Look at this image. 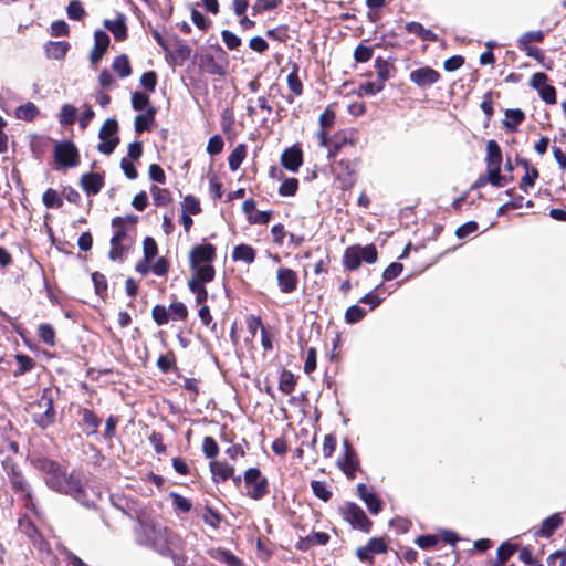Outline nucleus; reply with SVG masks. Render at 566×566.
I'll return each mask as SVG.
<instances>
[{"label":"nucleus","instance_id":"f257e3e1","mask_svg":"<svg viewBox=\"0 0 566 566\" xmlns=\"http://www.w3.org/2000/svg\"><path fill=\"white\" fill-rule=\"evenodd\" d=\"M30 463L42 473L46 486L52 491L70 495L77 501L86 497L82 479L74 472H69L67 468L59 461L38 454L30 459Z\"/></svg>","mask_w":566,"mask_h":566},{"label":"nucleus","instance_id":"f03ea898","mask_svg":"<svg viewBox=\"0 0 566 566\" xmlns=\"http://www.w3.org/2000/svg\"><path fill=\"white\" fill-rule=\"evenodd\" d=\"M317 144L327 149V159L335 160L345 150L356 149L359 140V133L356 128L347 127L327 135L324 132H316Z\"/></svg>","mask_w":566,"mask_h":566},{"label":"nucleus","instance_id":"7ed1b4c3","mask_svg":"<svg viewBox=\"0 0 566 566\" xmlns=\"http://www.w3.org/2000/svg\"><path fill=\"white\" fill-rule=\"evenodd\" d=\"M193 63L197 64L203 73L224 76L228 66V54L218 44L203 46L195 53Z\"/></svg>","mask_w":566,"mask_h":566},{"label":"nucleus","instance_id":"20e7f679","mask_svg":"<svg viewBox=\"0 0 566 566\" xmlns=\"http://www.w3.org/2000/svg\"><path fill=\"white\" fill-rule=\"evenodd\" d=\"M28 412L32 421L42 430L52 427L56 421V410L53 391L46 387L42 390L41 397L28 405Z\"/></svg>","mask_w":566,"mask_h":566},{"label":"nucleus","instance_id":"39448f33","mask_svg":"<svg viewBox=\"0 0 566 566\" xmlns=\"http://www.w3.org/2000/svg\"><path fill=\"white\" fill-rule=\"evenodd\" d=\"M217 259V248L212 243L206 242L193 245L188 253V264L191 273H198L202 270H212L216 275L213 262Z\"/></svg>","mask_w":566,"mask_h":566},{"label":"nucleus","instance_id":"423d86ee","mask_svg":"<svg viewBox=\"0 0 566 566\" xmlns=\"http://www.w3.org/2000/svg\"><path fill=\"white\" fill-rule=\"evenodd\" d=\"M378 260V251L374 243L361 247L354 244L347 247L343 254V266L347 271H356L361 262L374 264Z\"/></svg>","mask_w":566,"mask_h":566},{"label":"nucleus","instance_id":"0eeeda50","mask_svg":"<svg viewBox=\"0 0 566 566\" xmlns=\"http://www.w3.org/2000/svg\"><path fill=\"white\" fill-rule=\"evenodd\" d=\"M245 495L253 501H261L270 493V483L259 468H249L243 473Z\"/></svg>","mask_w":566,"mask_h":566},{"label":"nucleus","instance_id":"6e6552de","mask_svg":"<svg viewBox=\"0 0 566 566\" xmlns=\"http://www.w3.org/2000/svg\"><path fill=\"white\" fill-rule=\"evenodd\" d=\"M339 513L354 530L368 534L371 532L374 523L366 515L365 511L354 502H347L339 507Z\"/></svg>","mask_w":566,"mask_h":566},{"label":"nucleus","instance_id":"1a4fd4ad","mask_svg":"<svg viewBox=\"0 0 566 566\" xmlns=\"http://www.w3.org/2000/svg\"><path fill=\"white\" fill-rule=\"evenodd\" d=\"M333 161L336 166L337 179L342 184V189H352L357 180V167L361 161L360 155L355 151L352 158L345 157Z\"/></svg>","mask_w":566,"mask_h":566},{"label":"nucleus","instance_id":"9d476101","mask_svg":"<svg viewBox=\"0 0 566 566\" xmlns=\"http://www.w3.org/2000/svg\"><path fill=\"white\" fill-rule=\"evenodd\" d=\"M118 122L115 118L106 119L98 132V137L102 140L97 145V150L104 155H111L120 139L117 136L118 132Z\"/></svg>","mask_w":566,"mask_h":566},{"label":"nucleus","instance_id":"9b49d317","mask_svg":"<svg viewBox=\"0 0 566 566\" xmlns=\"http://www.w3.org/2000/svg\"><path fill=\"white\" fill-rule=\"evenodd\" d=\"M56 165L64 168H73L80 164V153L71 140L56 143L53 153Z\"/></svg>","mask_w":566,"mask_h":566},{"label":"nucleus","instance_id":"f8f14e48","mask_svg":"<svg viewBox=\"0 0 566 566\" xmlns=\"http://www.w3.org/2000/svg\"><path fill=\"white\" fill-rule=\"evenodd\" d=\"M343 448L344 453L338 459L337 464L343 473L347 476V479L354 480L357 472H363L358 454L348 439L343 441Z\"/></svg>","mask_w":566,"mask_h":566},{"label":"nucleus","instance_id":"ddd939ff","mask_svg":"<svg viewBox=\"0 0 566 566\" xmlns=\"http://www.w3.org/2000/svg\"><path fill=\"white\" fill-rule=\"evenodd\" d=\"M216 275L212 274V270H202L198 273H191V276L188 281V287L190 292L195 295L196 303L201 305L207 302L208 298V290L206 284L212 282Z\"/></svg>","mask_w":566,"mask_h":566},{"label":"nucleus","instance_id":"4468645a","mask_svg":"<svg viewBox=\"0 0 566 566\" xmlns=\"http://www.w3.org/2000/svg\"><path fill=\"white\" fill-rule=\"evenodd\" d=\"M549 77L544 72H536L530 78V86L537 91L541 99L548 104L554 105L557 102V91L556 88L548 84Z\"/></svg>","mask_w":566,"mask_h":566},{"label":"nucleus","instance_id":"2eb2a0df","mask_svg":"<svg viewBox=\"0 0 566 566\" xmlns=\"http://www.w3.org/2000/svg\"><path fill=\"white\" fill-rule=\"evenodd\" d=\"M389 545L384 537H371L368 539L365 546H360L356 549V557L368 565L375 563V555L387 554Z\"/></svg>","mask_w":566,"mask_h":566},{"label":"nucleus","instance_id":"dca6fc26","mask_svg":"<svg viewBox=\"0 0 566 566\" xmlns=\"http://www.w3.org/2000/svg\"><path fill=\"white\" fill-rule=\"evenodd\" d=\"M11 490L15 494H20L24 502V507L34 514H38L36 504L34 503L33 493L30 483L23 472H19L9 479Z\"/></svg>","mask_w":566,"mask_h":566},{"label":"nucleus","instance_id":"f3484780","mask_svg":"<svg viewBox=\"0 0 566 566\" xmlns=\"http://www.w3.org/2000/svg\"><path fill=\"white\" fill-rule=\"evenodd\" d=\"M409 80L420 88L429 87L441 80V74L431 66H421L409 73Z\"/></svg>","mask_w":566,"mask_h":566},{"label":"nucleus","instance_id":"a211bd4d","mask_svg":"<svg viewBox=\"0 0 566 566\" xmlns=\"http://www.w3.org/2000/svg\"><path fill=\"white\" fill-rule=\"evenodd\" d=\"M279 290L284 294H292L298 287V274L287 266H280L276 271Z\"/></svg>","mask_w":566,"mask_h":566},{"label":"nucleus","instance_id":"6ab92c4d","mask_svg":"<svg viewBox=\"0 0 566 566\" xmlns=\"http://www.w3.org/2000/svg\"><path fill=\"white\" fill-rule=\"evenodd\" d=\"M356 494L366 504L368 511L373 515H377L382 511L384 502L374 492V490L371 488H368L364 483H359L356 486Z\"/></svg>","mask_w":566,"mask_h":566},{"label":"nucleus","instance_id":"aec40b11","mask_svg":"<svg viewBox=\"0 0 566 566\" xmlns=\"http://www.w3.org/2000/svg\"><path fill=\"white\" fill-rule=\"evenodd\" d=\"M304 163V154L300 145L285 148L281 154V165L291 172H297Z\"/></svg>","mask_w":566,"mask_h":566},{"label":"nucleus","instance_id":"412c9836","mask_svg":"<svg viewBox=\"0 0 566 566\" xmlns=\"http://www.w3.org/2000/svg\"><path fill=\"white\" fill-rule=\"evenodd\" d=\"M291 66V72L286 76V84L290 91V94L285 96V99L289 104L294 102L295 97H300L304 93V85L302 80L300 78V65L295 62L289 63Z\"/></svg>","mask_w":566,"mask_h":566},{"label":"nucleus","instance_id":"4be33fe9","mask_svg":"<svg viewBox=\"0 0 566 566\" xmlns=\"http://www.w3.org/2000/svg\"><path fill=\"white\" fill-rule=\"evenodd\" d=\"M209 470L211 473V480L216 484H222L227 482L235 472L232 464L226 460H212L209 462Z\"/></svg>","mask_w":566,"mask_h":566},{"label":"nucleus","instance_id":"5701e85b","mask_svg":"<svg viewBox=\"0 0 566 566\" xmlns=\"http://www.w3.org/2000/svg\"><path fill=\"white\" fill-rule=\"evenodd\" d=\"M77 415L81 417L80 427L87 437L98 432L102 419L92 409L81 407Z\"/></svg>","mask_w":566,"mask_h":566},{"label":"nucleus","instance_id":"b1692460","mask_svg":"<svg viewBox=\"0 0 566 566\" xmlns=\"http://www.w3.org/2000/svg\"><path fill=\"white\" fill-rule=\"evenodd\" d=\"M104 185V174L101 172H85L80 178V186L87 196L97 195Z\"/></svg>","mask_w":566,"mask_h":566},{"label":"nucleus","instance_id":"393cba45","mask_svg":"<svg viewBox=\"0 0 566 566\" xmlns=\"http://www.w3.org/2000/svg\"><path fill=\"white\" fill-rule=\"evenodd\" d=\"M220 126L228 142L232 143L237 139L238 132L235 130V114L232 106L226 107L222 111Z\"/></svg>","mask_w":566,"mask_h":566},{"label":"nucleus","instance_id":"a878e982","mask_svg":"<svg viewBox=\"0 0 566 566\" xmlns=\"http://www.w3.org/2000/svg\"><path fill=\"white\" fill-rule=\"evenodd\" d=\"M109 43L111 39L106 32L99 30L94 33V48L90 53V61L93 64L98 63L103 59L104 54L107 52Z\"/></svg>","mask_w":566,"mask_h":566},{"label":"nucleus","instance_id":"bb28decb","mask_svg":"<svg viewBox=\"0 0 566 566\" xmlns=\"http://www.w3.org/2000/svg\"><path fill=\"white\" fill-rule=\"evenodd\" d=\"M18 526L19 530L30 538L34 546H38L39 548L42 547L44 538L28 515H23L19 518Z\"/></svg>","mask_w":566,"mask_h":566},{"label":"nucleus","instance_id":"cd10ccee","mask_svg":"<svg viewBox=\"0 0 566 566\" xmlns=\"http://www.w3.org/2000/svg\"><path fill=\"white\" fill-rule=\"evenodd\" d=\"M208 555L226 566H244L241 558L223 547H212L208 549Z\"/></svg>","mask_w":566,"mask_h":566},{"label":"nucleus","instance_id":"c85d7f7f","mask_svg":"<svg viewBox=\"0 0 566 566\" xmlns=\"http://www.w3.org/2000/svg\"><path fill=\"white\" fill-rule=\"evenodd\" d=\"M104 27L114 35L118 42L125 41L128 36L126 18L123 13H118L114 20H105Z\"/></svg>","mask_w":566,"mask_h":566},{"label":"nucleus","instance_id":"c756f323","mask_svg":"<svg viewBox=\"0 0 566 566\" xmlns=\"http://www.w3.org/2000/svg\"><path fill=\"white\" fill-rule=\"evenodd\" d=\"M564 523V518L560 513H554L546 517L541 527L535 531L537 537H551Z\"/></svg>","mask_w":566,"mask_h":566},{"label":"nucleus","instance_id":"7c9ffc66","mask_svg":"<svg viewBox=\"0 0 566 566\" xmlns=\"http://www.w3.org/2000/svg\"><path fill=\"white\" fill-rule=\"evenodd\" d=\"M231 259L233 262L252 264L256 259V250L250 244L240 243L233 248Z\"/></svg>","mask_w":566,"mask_h":566},{"label":"nucleus","instance_id":"2f4dec72","mask_svg":"<svg viewBox=\"0 0 566 566\" xmlns=\"http://www.w3.org/2000/svg\"><path fill=\"white\" fill-rule=\"evenodd\" d=\"M505 118L502 125L506 132L515 133L518 126L525 120V113L520 108H509L505 111Z\"/></svg>","mask_w":566,"mask_h":566},{"label":"nucleus","instance_id":"473e14b6","mask_svg":"<svg viewBox=\"0 0 566 566\" xmlns=\"http://www.w3.org/2000/svg\"><path fill=\"white\" fill-rule=\"evenodd\" d=\"M70 48L67 41H49L44 45V52L50 60H63Z\"/></svg>","mask_w":566,"mask_h":566},{"label":"nucleus","instance_id":"72a5a7b5","mask_svg":"<svg viewBox=\"0 0 566 566\" xmlns=\"http://www.w3.org/2000/svg\"><path fill=\"white\" fill-rule=\"evenodd\" d=\"M518 545L510 541L503 542L496 549V558L491 566H505L509 559L516 553Z\"/></svg>","mask_w":566,"mask_h":566},{"label":"nucleus","instance_id":"f704fd0d","mask_svg":"<svg viewBox=\"0 0 566 566\" xmlns=\"http://www.w3.org/2000/svg\"><path fill=\"white\" fill-rule=\"evenodd\" d=\"M111 249L108 252V258L112 261L115 262H124V260L127 258L129 250L134 245L133 242H126V241H117L114 240L109 241Z\"/></svg>","mask_w":566,"mask_h":566},{"label":"nucleus","instance_id":"c9c22d12","mask_svg":"<svg viewBox=\"0 0 566 566\" xmlns=\"http://www.w3.org/2000/svg\"><path fill=\"white\" fill-rule=\"evenodd\" d=\"M177 314V303L171 302L169 308L164 305H155L151 311L153 319L157 325L167 324L170 316Z\"/></svg>","mask_w":566,"mask_h":566},{"label":"nucleus","instance_id":"e433bc0d","mask_svg":"<svg viewBox=\"0 0 566 566\" xmlns=\"http://www.w3.org/2000/svg\"><path fill=\"white\" fill-rule=\"evenodd\" d=\"M374 67L376 70L377 80L384 85L392 77V73L396 71L395 65L381 56L376 57Z\"/></svg>","mask_w":566,"mask_h":566},{"label":"nucleus","instance_id":"4c0bfd02","mask_svg":"<svg viewBox=\"0 0 566 566\" xmlns=\"http://www.w3.org/2000/svg\"><path fill=\"white\" fill-rule=\"evenodd\" d=\"M336 123V111L335 104H329L323 111V113L318 117L319 129L317 132H324L329 135L331 129L335 126Z\"/></svg>","mask_w":566,"mask_h":566},{"label":"nucleus","instance_id":"58836bf2","mask_svg":"<svg viewBox=\"0 0 566 566\" xmlns=\"http://www.w3.org/2000/svg\"><path fill=\"white\" fill-rule=\"evenodd\" d=\"M14 359L18 364V368L13 370L14 377H21L33 370L36 366L35 360L27 354L18 353L14 355Z\"/></svg>","mask_w":566,"mask_h":566},{"label":"nucleus","instance_id":"ea45409f","mask_svg":"<svg viewBox=\"0 0 566 566\" xmlns=\"http://www.w3.org/2000/svg\"><path fill=\"white\" fill-rule=\"evenodd\" d=\"M406 30L409 33L418 35L422 41L436 42L438 40V35L433 31L426 29L420 22H408Z\"/></svg>","mask_w":566,"mask_h":566},{"label":"nucleus","instance_id":"a19ab883","mask_svg":"<svg viewBox=\"0 0 566 566\" xmlns=\"http://www.w3.org/2000/svg\"><path fill=\"white\" fill-rule=\"evenodd\" d=\"M486 167L501 166L502 150L495 140H489L486 144Z\"/></svg>","mask_w":566,"mask_h":566},{"label":"nucleus","instance_id":"79ce46f5","mask_svg":"<svg viewBox=\"0 0 566 566\" xmlns=\"http://www.w3.org/2000/svg\"><path fill=\"white\" fill-rule=\"evenodd\" d=\"M154 120L155 109L149 107L145 114H139L135 117L134 126L136 133L140 134L143 132L150 130Z\"/></svg>","mask_w":566,"mask_h":566},{"label":"nucleus","instance_id":"37998d69","mask_svg":"<svg viewBox=\"0 0 566 566\" xmlns=\"http://www.w3.org/2000/svg\"><path fill=\"white\" fill-rule=\"evenodd\" d=\"M40 115V109L32 102H27L15 108V117L21 120L32 122Z\"/></svg>","mask_w":566,"mask_h":566},{"label":"nucleus","instance_id":"c03bdc74","mask_svg":"<svg viewBox=\"0 0 566 566\" xmlns=\"http://www.w3.org/2000/svg\"><path fill=\"white\" fill-rule=\"evenodd\" d=\"M297 384V377L290 370L283 369L279 379V389L285 394L290 395L295 390Z\"/></svg>","mask_w":566,"mask_h":566},{"label":"nucleus","instance_id":"a18cd8bd","mask_svg":"<svg viewBox=\"0 0 566 566\" xmlns=\"http://www.w3.org/2000/svg\"><path fill=\"white\" fill-rule=\"evenodd\" d=\"M247 157V145L239 144L234 147L228 157L229 168L231 171H237Z\"/></svg>","mask_w":566,"mask_h":566},{"label":"nucleus","instance_id":"49530a36","mask_svg":"<svg viewBox=\"0 0 566 566\" xmlns=\"http://www.w3.org/2000/svg\"><path fill=\"white\" fill-rule=\"evenodd\" d=\"M112 69L122 78L128 77L132 74L130 62L126 54L116 56L112 63Z\"/></svg>","mask_w":566,"mask_h":566},{"label":"nucleus","instance_id":"de8ad7c7","mask_svg":"<svg viewBox=\"0 0 566 566\" xmlns=\"http://www.w3.org/2000/svg\"><path fill=\"white\" fill-rule=\"evenodd\" d=\"M201 379L189 377L184 379V394L187 395V398L190 402H195L199 392H200Z\"/></svg>","mask_w":566,"mask_h":566},{"label":"nucleus","instance_id":"09e8293b","mask_svg":"<svg viewBox=\"0 0 566 566\" xmlns=\"http://www.w3.org/2000/svg\"><path fill=\"white\" fill-rule=\"evenodd\" d=\"M42 202L49 209H59L63 206V198L55 189L49 188L42 196Z\"/></svg>","mask_w":566,"mask_h":566},{"label":"nucleus","instance_id":"8fccbe9b","mask_svg":"<svg viewBox=\"0 0 566 566\" xmlns=\"http://www.w3.org/2000/svg\"><path fill=\"white\" fill-rule=\"evenodd\" d=\"M181 207H182L181 213L197 216L202 212L200 200L192 195H187L184 197Z\"/></svg>","mask_w":566,"mask_h":566},{"label":"nucleus","instance_id":"3c124183","mask_svg":"<svg viewBox=\"0 0 566 566\" xmlns=\"http://www.w3.org/2000/svg\"><path fill=\"white\" fill-rule=\"evenodd\" d=\"M77 109L75 106L64 104L59 114V122L62 126H72L76 120Z\"/></svg>","mask_w":566,"mask_h":566},{"label":"nucleus","instance_id":"603ef678","mask_svg":"<svg viewBox=\"0 0 566 566\" xmlns=\"http://www.w3.org/2000/svg\"><path fill=\"white\" fill-rule=\"evenodd\" d=\"M545 39L543 30L527 31L523 33L516 41V46L531 45L532 42L542 43Z\"/></svg>","mask_w":566,"mask_h":566},{"label":"nucleus","instance_id":"864d4df0","mask_svg":"<svg viewBox=\"0 0 566 566\" xmlns=\"http://www.w3.org/2000/svg\"><path fill=\"white\" fill-rule=\"evenodd\" d=\"M367 311L357 304L350 305L345 311V322L347 324H356L365 318Z\"/></svg>","mask_w":566,"mask_h":566},{"label":"nucleus","instance_id":"5fc2aeb1","mask_svg":"<svg viewBox=\"0 0 566 566\" xmlns=\"http://www.w3.org/2000/svg\"><path fill=\"white\" fill-rule=\"evenodd\" d=\"M55 329L49 323L40 324L38 327V337L46 345L54 346L55 345Z\"/></svg>","mask_w":566,"mask_h":566},{"label":"nucleus","instance_id":"6e6d98bb","mask_svg":"<svg viewBox=\"0 0 566 566\" xmlns=\"http://www.w3.org/2000/svg\"><path fill=\"white\" fill-rule=\"evenodd\" d=\"M517 49L525 52L527 56L535 59L546 70H552V62H549V64H545L546 56L542 49L532 45L517 46Z\"/></svg>","mask_w":566,"mask_h":566},{"label":"nucleus","instance_id":"4d7b16f0","mask_svg":"<svg viewBox=\"0 0 566 566\" xmlns=\"http://www.w3.org/2000/svg\"><path fill=\"white\" fill-rule=\"evenodd\" d=\"M300 187L297 178L289 177L285 178L279 187V195L282 197L295 196Z\"/></svg>","mask_w":566,"mask_h":566},{"label":"nucleus","instance_id":"13d9d810","mask_svg":"<svg viewBox=\"0 0 566 566\" xmlns=\"http://www.w3.org/2000/svg\"><path fill=\"white\" fill-rule=\"evenodd\" d=\"M311 489L314 495L324 502H328L332 499L333 493L324 481H311Z\"/></svg>","mask_w":566,"mask_h":566},{"label":"nucleus","instance_id":"bf43d9fd","mask_svg":"<svg viewBox=\"0 0 566 566\" xmlns=\"http://www.w3.org/2000/svg\"><path fill=\"white\" fill-rule=\"evenodd\" d=\"M202 453L207 459L217 460L219 454V446L213 437L207 436L202 440L201 444Z\"/></svg>","mask_w":566,"mask_h":566},{"label":"nucleus","instance_id":"052dcab7","mask_svg":"<svg viewBox=\"0 0 566 566\" xmlns=\"http://www.w3.org/2000/svg\"><path fill=\"white\" fill-rule=\"evenodd\" d=\"M92 281L96 295H98L102 300H105L108 289L106 276L101 272H94L92 273Z\"/></svg>","mask_w":566,"mask_h":566},{"label":"nucleus","instance_id":"680f3d73","mask_svg":"<svg viewBox=\"0 0 566 566\" xmlns=\"http://www.w3.org/2000/svg\"><path fill=\"white\" fill-rule=\"evenodd\" d=\"M282 0H255L252 6V14L258 15L265 11H271L279 8Z\"/></svg>","mask_w":566,"mask_h":566},{"label":"nucleus","instance_id":"e2e57ef3","mask_svg":"<svg viewBox=\"0 0 566 566\" xmlns=\"http://www.w3.org/2000/svg\"><path fill=\"white\" fill-rule=\"evenodd\" d=\"M203 522L211 526L213 530H218L220 527L221 522L223 521V516L213 510L210 506L205 507V513L202 514Z\"/></svg>","mask_w":566,"mask_h":566},{"label":"nucleus","instance_id":"0e129e2a","mask_svg":"<svg viewBox=\"0 0 566 566\" xmlns=\"http://www.w3.org/2000/svg\"><path fill=\"white\" fill-rule=\"evenodd\" d=\"M485 179L494 187H503L506 185V177L501 175V166L488 167Z\"/></svg>","mask_w":566,"mask_h":566},{"label":"nucleus","instance_id":"69168bd1","mask_svg":"<svg viewBox=\"0 0 566 566\" xmlns=\"http://www.w3.org/2000/svg\"><path fill=\"white\" fill-rule=\"evenodd\" d=\"M539 178V171L538 169H531L530 171H526L518 184V187L524 192H528L530 188H533L536 180Z\"/></svg>","mask_w":566,"mask_h":566},{"label":"nucleus","instance_id":"338daca9","mask_svg":"<svg viewBox=\"0 0 566 566\" xmlns=\"http://www.w3.org/2000/svg\"><path fill=\"white\" fill-rule=\"evenodd\" d=\"M374 48L358 44L354 50V60L357 63H366L373 59Z\"/></svg>","mask_w":566,"mask_h":566},{"label":"nucleus","instance_id":"774afa93","mask_svg":"<svg viewBox=\"0 0 566 566\" xmlns=\"http://www.w3.org/2000/svg\"><path fill=\"white\" fill-rule=\"evenodd\" d=\"M66 13L71 20L80 21L84 18L85 10L81 1L72 0L66 8Z\"/></svg>","mask_w":566,"mask_h":566}]
</instances>
